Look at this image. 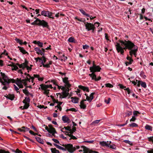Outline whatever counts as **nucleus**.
<instances>
[{
  "instance_id": "1a4fd4ad",
  "label": "nucleus",
  "mask_w": 153,
  "mask_h": 153,
  "mask_svg": "<svg viewBox=\"0 0 153 153\" xmlns=\"http://www.w3.org/2000/svg\"><path fill=\"white\" fill-rule=\"evenodd\" d=\"M115 46L117 52H120L121 54L123 55L124 51L123 50L122 47L120 46V44L118 42H116V45Z\"/></svg>"
},
{
  "instance_id": "37998d69",
  "label": "nucleus",
  "mask_w": 153,
  "mask_h": 153,
  "mask_svg": "<svg viewBox=\"0 0 153 153\" xmlns=\"http://www.w3.org/2000/svg\"><path fill=\"white\" fill-rule=\"evenodd\" d=\"M50 132H49V133H50L51 134H52V136H54V137H55V134H57V132L56 131V130H53V131H50Z\"/></svg>"
},
{
  "instance_id": "e433bc0d",
  "label": "nucleus",
  "mask_w": 153,
  "mask_h": 153,
  "mask_svg": "<svg viewBox=\"0 0 153 153\" xmlns=\"http://www.w3.org/2000/svg\"><path fill=\"white\" fill-rule=\"evenodd\" d=\"M48 12V11L43 10L41 13V14L47 17Z\"/></svg>"
},
{
  "instance_id": "6ab92c4d",
  "label": "nucleus",
  "mask_w": 153,
  "mask_h": 153,
  "mask_svg": "<svg viewBox=\"0 0 153 153\" xmlns=\"http://www.w3.org/2000/svg\"><path fill=\"white\" fill-rule=\"evenodd\" d=\"M91 78L92 80H94L96 81H97L100 80L101 79V77L100 76H99L97 78V76L96 74H94V76L91 77Z\"/></svg>"
},
{
  "instance_id": "6e6552de",
  "label": "nucleus",
  "mask_w": 153,
  "mask_h": 153,
  "mask_svg": "<svg viewBox=\"0 0 153 153\" xmlns=\"http://www.w3.org/2000/svg\"><path fill=\"white\" fill-rule=\"evenodd\" d=\"M30 99L29 97H25L22 102L25 104L24 108H28L30 106Z\"/></svg>"
},
{
  "instance_id": "5fc2aeb1",
  "label": "nucleus",
  "mask_w": 153,
  "mask_h": 153,
  "mask_svg": "<svg viewBox=\"0 0 153 153\" xmlns=\"http://www.w3.org/2000/svg\"><path fill=\"white\" fill-rule=\"evenodd\" d=\"M68 41L70 42H74V39L73 37H70L68 39Z\"/></svg>"
},
{
  "instance_id": "dca6fc26",
  "label": "nucleus",
  "mask_w": 153,
  "mask_h": 153,
  "mask_svg": "<svg viewBox=\"0 0 153 153\" xmlns=\"http://www.w3.org/2000/svg\"><path fill=\"white\" fill-rule=\"evenodd\" d=\"M95 94V93L93 92L90 94V97H89L88 96H87L86 100H87L89 102H91L92 100L94 98V95Z\"/></svg>"
},
{
  "instance_id": "c03bdc74",
  "label": "nucleus",
  "mask_w": 153,
  "mask_h": 153,
  "mask_svg": "<svg viewBox=\"0 0 153 153\" xmlns=\"http://www.w3.org/2000/svg\"><path fill=\"white\" fill-rule=\"evenodd\" d=\"M15 40L17 43H18L20 45H23L22 42V41L20 40V39L18 38H16Z\"/></svg>"
},
{
  "instance_id": "bf43d9fd",
  "label": "nucleus",
  "mask_w": 153,
  "mask_h": 153,
  "mask_svg": "<svg viewBox=\"0 0 153 153\" xmlns=\"http://www.w3.org/2000/svg\"><path fill=\"white\" fill-rule=\"evenodd\" d=\"M8 82H9L10 83L11 82H12L13 83H15L16 82L15 80L13 79H10L9 81H8Z\"/></svg>"
},
{
  "instance_id": "79ce46f5",
  "label": "nucleus",
  "mask_w": 153,
  "mask_h": 153,
  "mask_svg": "<svg viewBox=\"0 0 153 153\" xmlns=\"http://www.w3.org/2000/svg\"><path fill=\"white\" fill-rule=\"evenodd\" d=\"M132 112L131 111H127L125 114H126V117L132 115Z\"/></svg>"
},
{
  "instance_id": "603ef678",
  "label": "nucleus",
  "mask_w": 153,
  "mask_h": 153,
  "mask_svg": "<svg viewBox=\"0 0 153 153\" xmlns=\"http://www.w3.org/2000/svg\"><path fill=\"white\" fill-rule=\"evenodd\" d=\"M48 126L49 128V129L51 131L54 130L55 129L53 127V126L51 124H49V125H48Z\"/></svg>"
},
{
  "instance_id": "393cba45",
  "label": "nucleus",
  "mask_w": 153,
  "mask_h": 153,
  "mask_svg": "<svg viewBox=\"0 0 153 153\" xmlns=\"http://www.w3.org/2000/svg\"><path fill=\"white\" fill-rule=\"evenodd\" d=\"M53 145L56 147L57 148L59 149L62 150L64 151H66V149H65V148L61 147V146L58 145L56 144V143H54Z\"/></svg>"
},
{
  "instance_id": "69168bd1",
  "label": "nucleus",
  "mask_w": 153,
  "mask_h": 153,
  "mask_svg": "<svg viewBox=\"0 0 153 153\" xmlns=\"http://www.w3.org/2000/svg\"><path fill=\"white\" fill-rule=\"evenodd\" d=\"M111 99L110 98H108V100H107L106 99L104 101L105 102L106 104H108L109 103L110 101L111 100Z\"/></svg>"
},
{
  "instance_id": "412c9836",
  "label": "nucleus",
  "mask_w": 153,
  "mask_h": 153,
  "mask_svg": "<svg viewBox=\"0 0 153 153\" xmlns=\"http://www.w3.org/2000/svg\"><path fill=\"white\" fill-rule=\"evenodd\" d=\"M94 25V24H93L92 23H88V22L85 23V27L86 29L87 30V27H88V28H89L90 29L91 28V27H92Z\"/></svg>"
},
{
  "instance_id": "2f4dec72",
  "label": "nucleus",
  "mask_w": 153,
  "mask_h": 153,
  "mask_svg": "<svg viewBox=\"0 0 153 153\" xmlns=\"http://www.w3.org/2000/svg\"><path fill=\"white\" fill-rule=\"evenodd\" d=\"M34 50L36 51V53L38 55H40L42 52L41 50L38 47L35 48Z\"/></svg>"
},
{
  "instance_id": "39448f33",
  "label": "nucleus",
  "mask_w": 153,
  "mask_h": 153,
  "mask_svg": "<svg viewBox=\"0 0 153 153\" xmlns=\"http://www.w3.org/2000/svg\"><path fill=\"white\" fill-rule=\"evenodd\" d=\"M0 74L2 77V79L4 81V82L3 81L2 85H8L10 83V82H8V81H9L10 79L4 73L1 72H0Z\"/></svg>"
},
{
  "instance_id": "2eb2a0df",
  "label": "nucleus",
  "mask_w": 153,
  "mask_h": 153,
  "mask_svg": "<svg viewBox=\"0 0 153 153\" xmlns=\"http://www.w3.org/2000/svg\"><path fill=\"white\" fill-rule=\"evenodd\" d=\"M100 24V23L99 22H96L94 24L93 26L92 27H91V28H90V29H89V28H88V27H87V30L88 31H89L90 30H92V33H94V30H95V29L96 28V27H95L94 25L95 24L98 25L97 27H98L99 26Z\"/></svg>"
},
{
  "instance_id": "58836bf2",
  "label": "nucleus",
  "mask_w": 153,
  "mask_h": 153,
  "mask_svg": "<svg viewBox=\"0 0 153 153\" xmlns=\"http://www.w3.org/2000/svg\"><path fill=\"white\" fill-rule=\"evenodd\" d=\"M80 107L81 108L85 109L86 107V105L84 104V103H81V102H80Z\"/></svg>"
},
{
  "instance_id": "20e7f679",
  "label": "nucleus",
  "mask_w": 153,
  "mask_h": 153,
  "mask_svg": "<svg viewBox=\"0 0 153 153\" xmlns=\"http://www.w3.org/2000/svg\"><path fill=\"white\" fill-rule=\"evenodd\" d=\"M0 74L2 77V79L4 81V82L3 81L2 85H8L10 83V82H8V81H9L10 79L4 73L1 72H0Z\"/></svg>"
},
{
  "instance_id": "f704fd0d",
  "label": "nucleus",
  "mask_w": 153,
  "mask_h": 153,
  "mask_svg": "<svg viewBox=\"0 0 153 153\" xmlns=\"http://www.w3.org/2000/svg\"><path fill=\"white\" fill-rule=\"evenodd\" d=\"M76 131V128L75 127H73L72 129L71 128V130L69 132V134H73L74 132Z\"/></svg>"
},
{
  "instance_id": "473e14b6",
  "label": "nucleus",
  "mask_w": 153,
  "mask_h": 153,
  "mask_svg": "<svg viewBox=\"0 0 153 153\" xmlns=\"http://www.w3.org/2000/svg\"><path fill=\"white\" fill-rule=\"evenodd\" d=\"M107 147L109 148L113 149H116V146L114 144L111 145L109 144H108V146Z\"/></svg>"
},
{
  "instance_id": "f03ea898",
  "label": "nucleus",
  "mask_w": 153,
  "mask_h": 153,
  "mask_svg": "<svg viewBox=\"0 0 153 153\" xmlns=\"http://www.w3.org/2000/svg\"><path fill=\"white\" fill-rule=\"evenodd\" d=\"M38 26H42L44 28H46L50 30V27L48 23L44 20H41L39 19Z\"/></svg>"
},
{
  "instance_id": "b1692460",
  "label": "nucleus",
  "mask_w": 153,
  "mask_h": 153,
  "mask_svg": "<svg viewBox=\"0 0 153 153\" xmlns=\"http://www.w3.org/2000/svg\"><path fill=\"white\" fill-rule=\"evenodd\" d=\"M35 138L36 139L37 141L39 143L42 144H43L44 142L42 139H41L40 137H36Z\"/></svg>"
},
{
  "instance_id": "e2e57ef3",
  "label": "nucleus",
  "mask_w": 153,
  "mask_h": 153,
  "mask_svg": "<svg viewBox=\"0 0 153 153\" xmlns=\"http://www.w3.org/2000/svg\"><path fill=\"white\" fill-rule=\"evenodd\" d=\"M21 82V79H19L18 78H17L16 79V82H15V83L17 85H18V83H19L20 82Z\"/></svg>"
},
{
  "instance_id": "cd10ccee",
  "label": "nucleus",
  "mask_w": 153,
  "mask_h": 153,
  "mask_svg": "<svg viewBox=\"0 0 153 153\" xmlns=\"http://www.w3.org/2000/svg\"><path fill=\"white\" fill-rule=\"evenodd\" d=\"M34 19H36L35 21H34L33 22L31 23V24L32 25H37L39 21V19L37 18L36 17H34Z\"/></svg>"
},
{
  "instance_id": "4be33fe9",
  "label": "nucleus",
  "mask_w": 153,
  "mask_h": 153,
  "mask_svg": "<svg viewBox=\"0 0 153 153\" xmlns=\"http://www.w3.org/2000/svg\"><path fill=\"white\" fill-rule=\"evenodd\" d=\"M18 48H19V50L20 51L22 52L23 54H25L26 53H27L28 54V52L26 51L24 48L23 47H21L20 46H18Z\"/></svg>"
},
{
  "instance_id": "7ed1b4c3",
  "label": "nucleus",
  "mask_w": 153,
  "mask_h": 153,
  "mask_svg": "<svg viewBox=\"0 0 153 153\" xmlns=\"http://www.w3.org/2000/svg\"><path fill=\"white\" fill-rule=\"evenodd\" d=\"M61 145L65 147V149H66V151L67 150L70 153H73L74 151H75V149L73 147V145L71 144H60Z\"/></svg>"
},
{
  "instance_id": "72a5a7b5",
  "label": "nucleus",
  "mask_w": 153,
  "mask_h": 153,
  "mask_svg": "<svg viewBox=\"0 0 153 153\" xmlns=\"http://www.w3.org/2000/svg\"><path fill=\"white\" fill-rule=\"evenodd\" d=\"M27 88H25V89H23L22 91L27 96H28L30 92L28 91L27 90Z\"/></svg>"
},
{
  "instance_id": "c85d7f7f",
  "label": "nucleus",
  "mask_w": 153,
  "mask_h": 153,
  "mask_svg": "<svg viewBox=\"0 0 153 153\" xmlns=\"http://www.w3.org/2000/svg\"><path fill=\"white\" fill-rule=\"evenodd\" d=\"M79 10L81 13L84 16H85L87 17H90V15L88 13H86L82 9H79Z\"/></svg>"
},
{
  "instance_id": "f8f14e48",
  "label": "nucleus",
  "mask_w": 153,
  "mask_h": 153,
  "mask_svg": "<svg viewBox=\"0 0 153 153\" xmlns=\"http://www.w3.org/2000/svg\"><path fill=\"white\" fill-rule=\"evenodd\" d=\"M126 44V45H125V47L122 48L123 50H124V49L125 50L128 49V50L131 51V50L133 48V47L134 45V44L133 42L129 44L128 43H127Z\"/></svg>"
},
{
  "instance_id": "0eeeda50",
  "label": "nucleus",
  "mask_w": 153,
  "mask_h": 153,
  "mask_svg": "<svg viewBox=\"0 0 153 153\" xmlns=\"http://www.w3.org/2000/svg\"><path fill=\"white\" fill-rule=\"evenodd\" d=\"M138 51V47L137 46L135 45L134 44V45L133 48H132L131 51L129 52L130 55L132 56L133 55H134L135 57H136L137 55V53Z\"/></svg>"
},
{
  "instance_id": "338daca9",
  "label": "nucleus",
  "mask_w": 153,
  "mask_h": 153,
  "mask_svg": "<svg viewBox=\"0 0 153 153\" xmlns=\"http://www.w3.org/2000/svg\"><path fill=\"white\" fill-rule=\"evenodd\" d=\"M13 67V68H12V70H13L16 71L19 68L17 66L15 65V64L14 65Z\"/></svg>"
},
{
  "instance_id": "bb28decb",
  "label": "nucleus",
  "mask_w": 153,
  "mask_h": 153,
  "mask_svg": "<svg viewBox=\"0 0 153 153\" xmlns=\"http://www.w3.org/2000/svg\"><path fill=\"white\" fill-rule=\"evenodd\" d=\"M145 128L146 129L149 131H152V127L147 124H146L145 126Z\"/></svg>"
},
{
  "instance_id": "052dcab7",
  "label": "nucleus",
  "mask_w": 153,
  "mask_h": 153,
  "mask_svg": "<svg viewBox=\"0 0 153 153\" xmlns=\"http://www.w3.org/2000/svg\"><path fill=\"white\" fill-rule=\"evenodd\" d=\"M125 90L127 91L128 94H130V93H131V91L130 90L129 88H125Z\"/></svg>"
},
{
  "instance_id": "13d9d810",
  "label": "nucleus",
  "mask_w": 153,
  "mask_h": 153,
  "mask_svg": "<svg viewBox=\"0 0 153 153\" xmlns=\"http://www.w3.org/2000/svg\"><path fill=\"white\" fill-rule=\"evenodd\" d=\"M0 153H10L8 151H6L3 149H0Z\"/></svg>"
},
{
  "instance_id": "ea45409f",
  "label": "nucleus",
  "mask_w": 153,
  "mask_h": 153,
  "mask_svg": "<svg viewBox=\"0 0 153 153\" xmlns=\"http://www.w3.org/2000/svg\"><path fill=\"white\" fill-rule=\"evenodd\" d=\"M52 13L50 12L49 11H48L47 16L49 17V18L52 19H54V17L52 16Z\"/></svg>"
},
{
  "instance_id": "ddd939ff",
  "label": "nucleus",
  "mask_w": 153,
  "mask_h": 153,
  "mask_svg": "<svg viewBox=\"0 0 153 153\" xmlns=\"http://www.w3.org/2000/svg\"><path fill=\"white\" fill-rule=\"evenodd\" d=\"M62 120L64 123H69L71 122L70 119L65 115L62 116Z\"/></svg>"
},
{
  "instance_id": "774afa93",
  "label": "nucleus",
  "mask_w": 153,
  "mask_h": 153,
  "mask_svg": "<svg viewBox=\"0 0 153 153\" xmlns=\"http://www.w3.org/2000/svg\"><path fill=\"white\" fill-rule=\"evenodd\" d=\"M148 140L150 142H152L153 144V136L148 137Z\"/></svg>"
},
{
  "instance_id": "a18cd8bd",
  "label": "nucleus",
  "mask_w": 153,
  "mask_h": 153,
  "mask_svg": "<svg viewBox=\"0 0 153 153\" xmlns=\"http://www.w3.org/2000/svg\"><path fill=\"white\" fill-rule=\"evenodd\" d=\"M68 111L76 112L77 111V110L74 108H71L70 109H67L66 110V111Z\"/></svg>"
},
{
  "instance_id": "5701e85b",
  "label": "nucleus",
  "mask_w": 153,
  "mask_h": 153,
  "mask_svg": "<svg viewBox=\"0 0 153 153\" xmlns=\"http://www.w3.org/2000/svg\"><path fill=\"white\" fill-rule=\"evenodd\" d=\"M7 98L11 100H14L15 96L13 94H9L8 95H7L6 97Z\"/></svg>"
},
{
  "instance_id": "9b49d317",
  "label": "nucleus",
  "mask_w": 153,
  "mask_h": 153,
  "mask_svg": "<svg viewBox=\"0 0 153 153\" xmlns=\"http://www.w3.org/2000/svg\"><path fill=\"white\" fill-rule=\"evenodd\" d=\"M81 148L83 149L84 153H99L97 152L89 150L87 148L84 146H81Z\"/></svg>"
},
{
  "instance_id": "4c0bfd02",
  "label": "nucleus",
  "mask_w": 153,
  "mask_h": 153,
  "mask_svg": "<svg viewBox=\"0 0 153 153\" xmlns=\"http://www.w3.org/2000/svg\"><path fill=\"white\" fill-rule=\"evenodd\" d=\"M22 128H23L24 132H25L26 131H29L30 129L29 128L25 126H23Z\"/></svg>"
},
{
  "instance_id": "a19ab883",
  "label": "nucleus",
  "mask_w": 153,
  "mask_h": 153,
  "mask_svg": "<svg viewBox=\"0 0 153 153\" xmlns=\"http://www.w3.org/2000/svg\"><path fill=\"white\" fill-rule=\"evenodd\" d=\"M62 79L63 82L65 84L69 82L68 78L67 77H65L64 78H62Z\"/></svg>"
},
{
  "instance_id": "864d4df0",
  "label": "nucleus",
  "mask_w": 153,
  "mask_h": 153,
  "mask_svg": "<svg viewBox=\"0 0 153 153\" xmlns=\"http://www.w3.org/2000/svg\"><path fill=\"white\" fill-rule=\"evenodd\" d=\"M71 127L70 126H67L66 127H64L63 128L65 129L66 130L68 131H69L71 130Z\"/></svg>"
},
{
  "instance_id": "de8ad7c7",
  "label": "nucleus",
  "mask_w": 153,
  "mask_h": 153,
  "mask_svg": "<svg viewBox=\"0 0 153 153\" xmlns=\"http://www.w3.org/2000/svg\"><path fill=\"white\" fill-rule=\"evenodd\" d=\"M141 85L142 87H143L144 88H146V83L145 82L142 81V82L141 83Z\"/></svg>"
},
{
  "instance_id": "49530a36",
  "label": "nucleus",
  "mask_w": 153,
  "mask_h": 153,
  "mask_svg": "<svg viewBox=\"0 0 153 153\" xmlns=\"http://www.w3.org/2000/svg\"><path fill=\"white\" fill-rule=\"evenodd\" d=\"M100 120H95V121H93L91 123V124L92 125L95 126V124H97L98 123L100 122Z\"/></svg>"
},
{
  "instance_id": "9d476101",
  "label": "nucleus",
  "mask_w": 153,
  "mask_h": 153,
  "mask_svg": "<svg viewBox=\"0 0 153 153\" xmlns=\"http://www.w3.org/2000/svg\"><path fill=\"white\" fill-rule=\"evenodd\" d=\"M40 87H39V89H41L42 90H46L48 88L52 89L53 88L51 85H47L42 84L40 85Z\"/></svg>"
},
{
  "instance_id": "4468645a",
  "label": "nucleus",
  "mask_w": 153,
  "mask_h": 153,
  "mask_svg": "<svg viewBox=\"0 0 153 153\" xmlns=\"http://www.w3.org/2000/svg\"><path fill=\"white\" fill-rule=\"evenodd\" d=\"M118 41L120 42L121 44V45L123 46V45H124V46L126 45V44L127 43H128L129 44L130 43H131L132 42L131 41L128 40V41H126V40H124V41L123 40H118Z\"/></svg>"
},
{
  "instance_id": "c756f323",
  "label": "nucleus",
  "mask_w": 153,
  "mask_h": 153,
  "mask_svg": "<svg viewBox=\"0 0 153 153\" xmlns=\"http://www.w3.org/2000/svg\"><path fill=\"white\" fill-rule=\"evenodd\" d=\"M51 150L52 153H60L59 151L57 150L56 148H51Z\"/></svg>"
},
{
  "instance_id": "680f3d73",
  "label": "nucleus",
  "mask_w": 153,
  "mask_h": 153,
  "mask_svg": "<svg viewBox=\"0 0 153 153\" xmlns=\"http://www.w3.org/2000/svg\"><path fill=\"white\" fill-rule=\"evenodd\" d=\"M38 46L40 47H42L43 45V44L42 42H40L39 41H38Z\"/></svg>"
},
{
  "instance_id": "09e8293b",
  "label": "nucleus",
  "mask_w": 153,
  "mask_h": 153,
  "mask_svg": "<svg viewBox=\"0 0 153 153\" xmlns=\"http://www.w3.org/2000/svg\"><path fill=\"white\" fill-rule=\"evenodd\" d=\"M133 62V59H131V61H130L129 62H125V64L126 66L128 65H129L131 64Z\"/></svg>"
},
{
  "instance_id": "3c124183",
  "label": "nucleus",
  "mask_w": 153,
  "mask_h": 153,
  "mask_svg": "<svg viewBox=\"0 0 153 153\" xmlns=\"http://www.w3.org/2000/svg\"><path fill=\"white\" fill-rule=\"evenodd\" d=\"M124 142L126 143H128L131 146L133 145V143L130 141L127 140H125L124 141Z\"/></svg>"
},
{
  "instance_id": "c9c22d12",
  "label": "nucleus",
  "mask_w": 153,
  "mask_h": 153,
  "mask_svg": "<svg viewBox=\"0 0 153 153\" xmlns=\"http://www.w3.org/2000/svg\"><path fill=\"white\" fill-rule=\"evenodd\" d=\"M128 126L132 127H137L138 126L136 123H132L131 124H129Z\"/></svg>"
},
{
  "instance_id": "0e129e2a",
  "label": "nucleus",
  "mask_w": 153,
  "mask_h": 153,
  "mask_svg": "<svg viewBox=\"0 0 153 153\" xmlns=\"http://www.w3.org/2000/svg\"><path fill=\"white\" fill-rule=\"evenodd\" d=\"M118 85L119 86L120 88L122 89H124V90H125V88H126V86H123L122 84H119Z\"/></svg>"
},
{
  "instance_id": "f3484780",
  "label": "nucleus",
  "mask_w": 153,
  "mask_h": 153,
  "mask_svg": "<svg viewBox=\"0 0 153 153\" xmlns=\"http://www.w3.org/2000/svg\"><path fill=\"white\" fill-rule=\"evenodd\" d=\"M78 87L79 89H80L83 90L84 91H86L87 92L89 91V89L88 87H85L81 85H79Z\"/></svg>"
},
{
  "instance_id": "8fccbe9b",
  "label": "nucleus",
  "mask_w": 153,
  "mask_h": 153,
  "mask_svg": "<svg viewBox=\"0 0 153 153\" xmlns=\"http://www.w3.org/2000/svg\"><path fill=\"white\" fill-rule=\"evenodd\" d=\"M140 113L138 111H133V115L134 117L137 116L138 114H140Z\"/></svg>"
},
{
  "instance_id": "aec40b11",
  "label": "nucleus",
  "mask_w": 153,
  "mask_h": 153,
  "mask_svg": "<svg viewBox=\"0 0 153 153\" xmlns=\"http://www.w3.org/2000/svg\"><path fill=\"white\" fill-rule=\"evenodd\" d=\"M22 83H23L24 85L25 86V88H32V86L31 85L29 86H27V84L26 82V80L25 79L21 80Z\"/></svg>"
},
{
  "instance_id": "a878e982",
  "label": "nucleus",
  "mask_w": 153,
  "mask_h": 153,
  "mask_svg": "<svg viewBox=\"0 0 153 153\" xmlns=\"http://www.w3.org/2000/svg\"><path fill=\"white\" fill-rule=\"evenodd\" d=\"M100 144L102 146H106L107 147L108 146V143L105 141L100 142Z\"/></svg>"
},
{
  "instance_id": "7c9ffc66",
  "label": "nucleus",
  "mask_w": 153,
  "mask_h": 153,
  "mask_svg": "<svg viewBox=\"0 0 153 153\" xmlns=\"http://www.w3.org/2000/svg\"><path fill=\"white\" fill-rule=\"evenodd\" d=\"M67 135H68L69 137H70V138L69 139L70 140H71V139L76 140L77 139V138L75 136H74L73 134H67Z\"/></svg>"
},
{
  "instance_id": "6e6d98bb",
  "label": "nucleus",
  "mask_w": 153,
  "mask_h": 153,
  "mask_svg": "<svg viewBox=\"0 0 153 153\" xmlns=\"http://www.w3.org/2000/svg\"><path fill=\"white\" fill-rule=\"evenodd\" d=\"M52 140L56 143H58L60 145L61 144L60 143L59 141L58 140L54 138H53L52 139Z\"/></svg>"
},
{
  "instance_id": "a211bd4d",
  "label": "nucleus",
  "mask_w": 153,
  "mask_h": 153,
  "mask_svg": "<svg viewBox=\"0 0 153 153\" xmlns=\"http://www.w3.org/2000/svg\"><path fill=\"white\" fill-rule=\"evenodd\" d=\"M71 102L74 103H77L78 102L79 98L76 97H71Z\"/></svg>"
},
{
  "instance_id": "f257e3e1",
  "label": "nucleus",
  "mask_w": 153,
  "mask_h": 153,
  "mask_svg": "<svg viewBox=\"0 0 153 153\" xmlns=\"http://www.w3.org/2000/svg\"><path fill=\"white\" fill-rule=\"evenodd\" d=\"M101 68L98 65H96L94 64V62H93V65L90 68V72H92L91 74H89V76H92L94 74H96L95 72H100V71Z\"/></svg>"
},
{
  "instance_id": "423d86ee",
  "label": "nucleus",
  "mask_w": 153,
  "mask_h": 153,
  "mask_svg": "<svg viewBox=\"0 0 153 153\" xmlns=\"http://www.w3.org/2000/svg\"><path fill=\"white\" fill-rule=\"evenodd\" d=\"M69 89L68 88H66L62 92V95L60 93H57L56 94L57 96H58V95H59L60 98H65L69 94Z\"/></svg>"
},
{
  "instance_id": "4d7b16f0",
  "label": "nucleus",
  "mask_w": 153,
  "mask_h": 153,
  "mask_svg": "<svg viewBox=\"0 0 153 153\" xmlns=\"http://www.w3.org/2000/svg\"><path fill=\"white\" fill-rule=\"evenodd\" d=\"M105 86L106 87L110 88H112L113 86L112 85L109 83L105 84Z\"/></svg>"
}]
</instances>
